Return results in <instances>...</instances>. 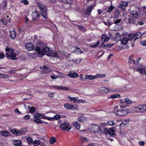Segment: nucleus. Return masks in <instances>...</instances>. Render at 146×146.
<instances>
[{"label": "nucleus", "instance_id": "2eb2a0df", "mask_svg": "<svg viewBox=\"0 0 146 146\" xmlns=\"http://www.w3.org/2000/svg\"><path fill=\"white\" fill-rule=\"evenodd\" d=\"M109 91V90L108 88L104 87H101L99 89L100 92L103 94L108 93Z\"/></svg>", "mask_w": 146, "mask_h": 146}, {"label": "nucleus", "instance_id": "cd10ccee", "mask_svg": "<svg viewBox=\"0 0 146 146\" xmlns=\"http://www.w3.org/2000/svg\"><path fill=\"white\" fill-rule=\"evenodd\" d=\"M16 53H13L10 54V59L12 60H16L17 59V58H16Z\"/></svg>", "mask_w": 146, "mask_h": 146}, {"label": "nucleus", "instance_id": "6e6d98bb", "mask_svg": "<svg viewBox=\"0 0 146 146\" xmlns=\"http://www.w3.org/2000/svg\"><path fill=\"white\" fill-rule=\"evenodd\" d=\"M21 2L22 3H24L25 5H27L29 3V2L27 0H23L21 1Z\"/></svg>", "mask_w": 146, "mask_h": 146}, {"label": "nucleus", "instance_id": "052dcab7", "mask_svg": "<svg viewBox=\"0 0 146 146\" xmlns=\"http://www.w3.org/2000/svg\"><path fill=\"white\" fill-rule=\"evenodd\" d=\"M14 111L15 113H17L18 115H20L21 113V112L19 111L18 109L17 108H16L15 109Z\"/></svg>", "mask_w": 146, "mask_h": 146}, {"label": "nucleus", "instance_id": "c03bdc74", "mask_svg": "<svg viewBox=\"0 0 146 146\" xmlns=\"http://www.w3.org/2000/svg\"><path fill=\"white\" fill-rule=\"evenodd\" d=\"M100 44V42L98 40L96 43H95L94 44H92L91 45V47L92 48H95L96 47Z\"/></svg>", "mask_w": 146, "mask_h": 146}, {"label": "nucleus", "instance_id": "f257e3e1", "mask_svg": "<svg viewBox=\"0 0 146 146\" xmlns=\"http://www.w3.org/2000/svg\"><path fill=\"white\" fill-rule=\"evenodd\" d=\"M37 7L40 10L41 15L45 19L46 23L48 24L51 22V21L48 18V10L46 6L41 3L37 2Z\"/></svg>", "mask_w": 146, "mask_h": 146}, {"label": "nucleus", "instance_id": "4d7b16f0", "mask_svg": "<svg viewBox=\"0 0 146 146\" xmlns=\"http://www.w3.org/2000/svg\"><path fill=\"white\" fill-rule=\"evenodd\" d=\"M55 93H49L48 94V96L50 98L53 97L55 95Z\"/></svg>", "mask_w": 146, "mask_h": 146}, {"label": "nucleus", "instance_id": "f8f14e48", "mask_svg": "<svg viewBox=\"0 0 146 146\" xmlns=\"http://www.w3.org/2000/svg\"><path fill=\"white\" fill-rule=\"evenodd\" d=\"M50 88H54L55 89H57L59 90H69V88L66 87H63L62 86H52Z\"/></svg>", "mask_w": 146, "mask_h": 146}, {"label": "nucleus", "instance_id": "864d4df0", "mask_svg": "<svg viewBox=\"0 0 146 146\" xmlns=\"http://www.w3.org/2000/svg\"><path fill=\"white\" fill-rule=\"evenodd\" d=\"M128 123V122L126 120H125L124 121L122 122L119 124V126L120 127H121L122 126V125H126Z\"/></svg>", "mask_w": 146, "mask_h": 146}, {"label": "nucleus", "instance_id": "e2e57ef3", "mask_svg": "<svg viewBox=\"0 0 146 146\" xmlns=\"http://www.w3.org/2000/svg\"><path fill=\"white\" fill-rule=\"evenodd\" d=\"M23 118L25 120H27L30 119V116L29 115H25L24 117Z\"/></svg>", "mask_w": 146, "mask_h": 146}, {"label": "nucleus", "instance_id": "c9c22d12", "mask_svg": "<svg viewBox=\"0 0 146 146\" xmlns=\"http://www.w3.org/2000/svg\"><path fill=\"white\" fill-rule=\"evenodd\" d=\"M123 100V102H125L127 104H131L132 102L131 100L129 98L125 99V100Z\"/></svg>", "mask_w": 146, "mask_h": 146}, {"label": "nucleus", "instance_id": "5701e85b", "mask_svg": "<svg viewBox=\"0 0 146 146\" xmlns=\"http://www.w3.org/2000/svg\"><path fill=\"white\" fill-rule=\"evenodd\" d=\"M139 106L140 107V112L142 113L146 111V105H139Z\"/></svg>", "mask_w": 146, "mask_h": 146}, {"label": "nucleus", "instance_id": "72a5a7b5", "mask_svg": "<svg viewBox=\"0 0 146 146\" xmlns=\"http://www.w3.org/2000/svg\"><path fill=\"white\" fill-rule=\"evenodd\" d=\"M56 138L54 137H52L50 138L49 142L51 144H53L54 143L56 142Z\"/></svg>", "mask_w": 146, "mask_h": 146}, {"label": "nucleus", "instance_id": "9d476101", "mask_svg": "<svg viewBox=\"0 0 146 146\" xmlns=\"http://www.w3.org/2000/svg\"><path fill=\"white\" fill-rule=\"evenodd\" d=\"M94 6H91L88 7H87L85 12V15H88L89 16L91 15V13L93 9V8Z\"/></svg>", "mask_w": 146, "mask_h": 146}, {"label": "nucleus", "instance_id": "680f3d73", "mask_svg": "<svg viewBox=\"0 0 146 146\" xmlns=\"http://www.w3.org/2000/svg\"><path fill=\"white\" fill-rule=\"evenodd\" d=\"M77 27L78 29L80 31L83 30V27L82 26L79 25H77Z\"/></svg>", "mask_w": 146, "mask_h": 146}, {"label": "nucleus", "instance_id": "c756f323", "mask_svg": "<svg viewBox=\"0 0 146 146\" xmlns=\"http://www.w3.org/2000/svg\"><path fill=\"white\" fill-rule=\"evenodd\" d=\"M95 78V76H93L92 75H87L85 77L86 79L90 80H94Z\"/></svg>", "mask_w": 146, "mask_h": 146}, {"label": "nucleus", "instance_id": "f704fd0d", "mask_svg": "<svg viewBox=\"0 0 146 146\" xmlns=\"http://www.w3.org/2000/svg\"><path fill=\"white\" fill-rule=\"evenodd\" d=\"M120 94H117L111 95L110 96V98L112 99H114L116 98H119L120 97Z\"/></svg>", "mask_w": 146, "mask_h": 146}, {"label": "nucleus", "instance_id": "3c124183", "mask_svg": "<svg viewBox=\"0 0 146 146\" xmlns=\"http://www.w3.org/2000/svg\"><path fill=\"white\" fill-rule=\"evenodd\" d=\"M114 8V7L113 6L111 5L109 7L108 10L107 11V12L109 13H110Z\"/></svg>", "mask_w": 146, "mask_h": 146}, {"label": "nucleus", "instance_id": "13d9d810", "mask_svg": "<svg viewBox=\"0 0 146 146\" xmlns=\"http://www.w3.org/2000/svg\"><path fill=\"white\" fill-rule=\"evenodd\" d=\"M121 21V20L120 19H118L116 20H115L114 24H118Z\"/></svg>", "mask_w": 146, "mask_h": 146}, {"label": "nucleus", "instance_id": "423d86ee", "mask_svg": "<svg viewBox=\"0 0 146 146\" xmlns=\"http://www.w3.org/2000/svg\"><path fill=\"white\" fill-rule=\"evenodd\" d=\"M40 13L38 11H35L32 14V19L34 21H37L40 18Z\"/></svg>", "mask_w": 146, "mask_h": 146}, {"label": "nucleus", "instance_id": "8fccbe9b", "mask_svg": "<svg viewBox=\"0 0 146 146\" xmlns=\"http://www.w3.org/2000/svg\"><path fill=\"white\" fill-rule=\"evenodd\" d=\"M9 76L7 75H5L2 74H0V78H7Z\"/></svg>", "mask_w": 146, "mask_h": 146}, {"label": "nucleus", "instance_id": "ddd939ff", "mask_svg": "<svg viewBox=\"0 0 146 146\" xmlns=\"http://www.w3.org/2000/svg\"><path fill=\"white\" fill-rule=\"evenodd\" d=\"M145 34V32L142 33L140 32H139L136 33L134 37V40L141 37Z\"/></svg>", "mask_w": 146, "mask_h": 146}, {"label": "nucleus", "instance_id": "bf43d9fd", "mask_svg": "<svg viewBox=\"0 0 146 146\" xmlns=\"http://www.w3.org/2000/svg\"><path fill=\"white\" fill-rule=\"evenodd\" d=\"M115 27H119V28L117 29L118 30H121L123 28L121 24L116 25H115Z\"/></svg>", "mask_w": 146, "mask_h": 146}, {"label": "nucleus", "instance_id": "412c9836", "mask_svg": "<svg viewBox=\"0 0 146 146\" xmlns=\"http://www.w3.org/2000/svg\"><path fill=\"white\" fill-rule=\"evenodd\" d=\"M68 76L72 78H76L78 76V74L76 72H70L68 74Z\"/></svg>", "mask_w": 146, "mask_h": 146}, {"label": "nucleus", "instance_id": "b1692460", "mask_svg": "<svg viewBox=\"0 0 146 146\" xmlns=\"http://www.w3.org/2000/svg\"><path fill=\"white\" fill-rule=\"evenodd\" d=\"M131 14L133 16V17L137 19L138 17V14L137 12L135 11H132L131 12Z\"/></svg>", "mask_w": 146, "mask_h": 146}, {"label": "nucleus", "instance_id": "0eeeda50", "mask_svg": "<svg viewBox=\"0 0 146 146\" xmlns=\"http://www.w3.org/2000/svg\"><path fill=\"white\" fill-rule=\"evenodd\" d=\"M46 55L48 56H52L53 57L59 58L58 53L54 50L50 49L48 53L46 54Z\"/></svg>", "mask_w": 146, "mask_h": 146}, {"label": "nucleus", "instance_id": "338daca9", "mask_svg": "<svg viewBox=\"0 0 146 146\" xmlns=\"http://www.w3.org/2000/svg\"><path fill=\"white\" fill-rule=\"evenodd\" d=\"M115 15H116L118 16V17L120 14L119 11L117 9H116L115 11Z\"/></svg>", "mask_w": 146, "mask_h": 146}, {"label": "nucleus", "instance_id": "4468645a", "mask_svg": "<svg viewBox=\"0 0 146 146\" xmlns=\"http://www.w3.org/2000/svg\"><path fill=\"white\" fill-rule=\"evenodd\" d=\"M42 70L43 74H46L50 73L51 72V70L48 67L45 65L43 66Z\"/></svg>", "mask_w": 146, "mask_h": 146}, {"label": "nucleus", "instance_id": "7ed1b4c3", "mask_svg": "<svg viewBox=\"0 0 146 146\" xmlns=\"http://www.w3.org/2000/svg\"><path fill=\"white\" fill-rule=\"evenodd\" d=\"M88 130L91 132L101 134L103 133L101 126L98 124H92L89 125Z\"/></svg>", "mask_w": 146, "mask_h": 146}, {"label": "nucleus", "instance_id": "7c9ffc66", "mask_svg": "<svg viewBox=\"0 0 146 146\" xmlns=\"http://www.w3.org/2000/svg\"><path fill=\"white\" fill-rule=\"evenodd\" d=\"M41 142H42L39 140H35L33 141V144L34 146H38L40 145Z\"/></svg>", "mask_w": 146, "mask_h": 146}, {"label": "nucleus", "instance_id": "a878e982", "mask_svg": "<svg viewBox=\"0 0 146 146\" xmlns=\"http://www.w3.org/2000/svg\"><path fill=\"white\" fill-rule=\"evenodd\" d=\"M1 135L4 137H8L9 136L10 133L6 131H3L1 133Z\"/></svg>", "mask_w": 146, "mask_h": 146}, {"label": "nucleus", "instance_id": "2f4dec72", "mask_svg": "<svg viewBox=\"0 0 146 146\" xmlns=\"http://www.w3.org/2000/svg\"><path fill=\"white\" fill-rule=\"evenodd\" d=\"M86 119V117L84 116L79 117L78 120L80 122H84Z\"/></svg>", "mask_w": 146, "mask_h": 146}, {"label": "nucleus", "instance_id": "473e14b6", "mask_svg": "<svg viewBox=\"0 0 146 146\" xmlns=\"http://www.w3.org/2000/svg\"><path fill=\"white\" fill-rule=\"evenodd\" d=\"M35 50L38 54L42 55V50L39 47L36 46L35 49Z\"/></svg>", "mask_w": 146, "mask_h": 146}, {"label": "nucleus", "instance_id": "09e8293b", "mask_svg": "<svg viewBox=\"0 0 146 146\" xmlns=\"http://www.w3.org/2000/svg\"><path fill=\"white\" fill-rule=\"evenodd\" d=\"M61 116L60 115L56 114L54 115L53 117H54V119H55L56 120H58L60 119L61 118Z\"/></svg>", "mask_w": 146, "mask_h": 146}, {"label": "nucleus", "instance_id": "774afa93", "mask_svg": "<svg viewBox=\"0 0 146 146\" xmlns=\"http://www.w3.org/2000/svg\"><path fill=\"white\" fill-rule=\"evenodd\" d=\"M145 144V143L143 141H140L139 142V145L141 146H144Z\"/></svg>", "mask_w": 146, "mask_h": 146}, {"label": "nucleus", "instance_id": "5fc2aeb1", "mask_svg": "<svg viewBox=\"0 0 146 146\" xmlns=\"http://www.w3.org/2000/svg\"><path fill=\"white\" fill-rule=\"evenodd\" d=\"M140 43L142 45L146 46V40H141L140 42Z\"/></svg>", "mask_w": 146, "mask_h": 146}, {"label": "nucleus", "instance_id": "20e7f679", "mask_svg": "<svg viewBox=\"0 0 146 146\" xmlns=\"http://www.w3.org/2000/svg\"><path fill=\"white\" fill-rule=\"evenodd\" d=\"M127 113L126 110H118L114 111V113L116 115L122 116L125 115Z\"/></svg>", "mask_w": 146, "mask_h": 146}, {"label": "nucleus", "instance_id": "4c0bfd02", "mask_svg": "<svg viewBox=\"0 0 146 146\" xmlns=\"http://www.w3.org/2000/svg\"><path fill=\"white\" fill-rule=\"evenodd\" d=\"M128 40V39L127 38H125L123 39L121 42L122 44H125L127 43Z\"/></svg>", "mask_w": 146, "mask_h": 146}, {"label": "nucleus", "instance_id": "603ef678", "mask_svg": "<svg viewBox=\"0 0 146 146\" xmlns=\"http://www.w3.org/2000/svg\"><path fill=\"white\" fill-rule=\"evenodd\" d=\"M134 37V35L133 34H130L128 36V38L129 40L131 41L133 39Z\"/></svg>", "mask_w": 146, "mask_h": 146}, {"label": "nucleus", "instance_id": "6ab92c4d", "mask_svg": "<svg viewBox=\"0 0 146 146\" xmlns=\"http://www.w3.org/2000/svg\"><path fill=\"white\" fill-rule=\"evenodd\" d=\"M13 144L16 146H21L22 145V141L20 140H15L13 142Z\"/></svg>", "mask_w": 146, "mask_h": 146}, {"label": "nucleus", "instance_id": "a211bd4d", "mask_svg": "<svg viewBox=\"0 0 146 146\" xmlns=\"http://www.w3.org/2000/svg\"><path fill=\"white\" fill-rule=\"evenodd\" d=\"M102 40L104 42L108 41L110 40L109 37L107 36V35H106L102 34Z\"/></svg>", "mask_w": 146, "mask_h": 146}, {"label": "nucleus", "instance_id": "1a4fd4ad", "mask_svg": "<svg viewBox=\"0 0 146 146\" xmlns=\"http://www.w3.org/2000/svg\"><path fill=\"white\" fill-rule=\"evenodd\" d=\"M25 46L26 48L28 50H33L35 49L34 45L31 42H28L27 43Z\"/></svg>", "mask_w": 146, "mask_h": 146}, {"label": "nucleus", "instance_id": "c85d7f7f", "mask_svg": "<svg viewBox=\"0 0 146 146\" xmlns=\"http://www.w3.org/2000/svg\"><path fill=\"white\" fill-rule=\"evenodd\" d=\"M73 125L76 128L79 129L80 127V124L77 121H75L73 123Z\"/></svg>", "mask_w": 146, "mask_h": 146}, {"label": "nucleus", "instance_id": "9b49d317", "mask_svg": "<svg viewBox=\"0 0 146 146\" xmlns=\"http://www.w3.org/2000/svg\"><path fill=\"white\" fill-rule=\"evenodd\" d=\"M50 48L48 46H45L42 49V55L44 56L45 54L48 53L50 50Z\"/></svg>", "mask_w": 146, "mask_h": 146}, {"label": "nucleus", "instance_id": "0e129e2a", "mask_svg": "<svg viewBox=\"0 0 146 146\" xmlns=\"http://www.w3.org/2000/svg\"><path fill=\"white\" fill-rule=\"evenodd\" d=\"M5 56V54L3 53H0V59H2Z\"/></svg>", "mask_w": 146, "mask_h": 146}, {"label": "nucleus", "instance_id": "f3484780", "mask_svg": "<svg viewBox=\"0 0 146 146\" xmlns=\"http://www.w3.org/2000/svg\"><path fill=\"white\" fill-rule=\"evenodd\" d=\"M104 129L105 131H107V133L110 135H114L115 131L113 129H109L107 130V128H104Z\"/></svg>", "mask_w": 146, "mask_h": 146}, {"label": "nucleus", "instance_id": "ea45409f", "mask_svg": "<svg viewBox=\"0 0 146 146\" xmlns=\"http://www.w3.org/2000/svg\"><path fill=\"white\" fill-rule=\"evenodd\" d=\"M139 105L137 107H135L134 108L133 110L137 112H140V109Z\"/></svg>", "mask_w": 146, "mask_h": 146}, {"label": "nucleus", "instance_id": "49530a36", "mask_svg": "<svg viewBox=\"0 0 146 146\" xmlns=\"http://www.w3.org/2000/svg\"><path fill=\"white\" fill-rule=\"evenodd\" d=\"M96 76L98 78H103L106 76V74H97L96 75Z\"/></svg>", "mask_w": 146, "mask_h": 146}, {"label": "nucleus", "instance_id": "a19ab883", "mask_svg": "<svg viewBox=\"0 0 146 146\" xmlns=\"http://www.w3.org/2000/svg\"><path fill=\"white\" fill-rule=\"evenodd\" d=\"M27 140L29 144H33V139L30 137H28L27 138Z\"/></svg>", "mask_w": 146, "mask_h": 146}, {"label": "nucleus", "instance_id": "dca6fc26", "mask_svg": "<svg viewBox=\"0 0 146 146\" xmlns=\"http://www.w3.org/2000/svg\"><path fill=\"white\" fill-rule=\"evenodd\" d=\"M127 20L129 24H132L136 26L138 25V24L136 23L135 19H134L132 17H130Z\"/></svg>", "mask_w": 146, "mask_h": 146}, {"label": "nucleus", "instance_id": "4be33fe9", "mask_svg": "<svg viewBox=\"0 0 146 146\" xmlns=\"http://www.w3.org/2000/svg\"><path fill=\"white\" fill-rule=\"evenodd\" d=\"M11 132L16 135H20L21 134V132L20 131H17L15 129H11Z\"/></svg>", "mask_w": 146, "mask_h": 146}, {"label": "nucleus", "instance_id": "a18cd8bd", "mask_svg": "<svg viewBox=\"0 0 146 146\" xmlns=\"http://www.w3.org/2000/svg\"><path fill=\"white\" fill-rule=\"evenodd\" d=\"M67 98L72 102H76V99L75 98L71 97L70 96H68L67 97Z\"/></svg>", "mask_w": 146, "mask_h": 146}, {"label": "nucleus", "instance_id": "de8ad7c7", "mask_svg": "<svg viewBox=\"0 0 146 146\" xmlns=\"http://www.w3.org/2000/svg\"><path fill=\"white\" fill-rule=\"evenodd\" d=\"M137 71L141 73H143V72H145V68H138L137 69Z\"/></svg>", "mask_w": 146, "mask_h": 146}, {"label": "nucleus", "instance_id": "79ce46f5", "mask_svg": "<svg viewBox=\"0 0 146 146\" xmlns=\"http://www.w3.org/2000/svg\"><path fill=\"white\" fill-rule=\"evenodd\" d=\"M61 1L64 3L71 4L72 3V0H61Z\"/></svg>", "mask_w": 146, "mask_h": 146}, {"label": "nucleus", "instance_id": "6e6552de", "mask_svg": "<svg viewBox=\"0 0 146 146\" xmlns=\"http://www.w3.org/2000/svg\"><path fill=\"white\" fill-rule=\"evenodd\" d=\"M128 2L125 1H122L118 4V6L120 8L124 10L128 5Z\"/></svg>", "mask_w": 146, "mask_h": 146}, {"label": "nucleus", "instance_id": "39448f33", "mask_svg": "<svg viewBox=\"0 0 146 146\" xmlns=\"http://www.w3.org/2000/svg\"><path fill=\"white\" fill-rule=\"evenodd\" d=\"M60 129L63 131H68L71 129V126L66 123H62L60 125Z\"/></svg>", "mask_w": 146, "mask_h": 146}, {"label": "nucleus", "instance_id": "58836bf2", "mask_svg": "<svg viewBox=\"0 0 146 146\" xmlns=\"http://www.w3.org/2000/svg\"><path fill=\"white\" fill-rule=\"evenodd\" d=\"M115 123V121L114 120L109 121L107 123L108 125L112 126L114 125Z\"/></svg>", "mask_w": 146, "mask_h": 146}, {"label": "nucleus", "instance_id": "f03ea898", "mask_svg": "<svg viewBox=\"0 0 146 146\" xmlns=\"http://www.w3.org/2000/svg\"><path fill=\"white\" fill-rule=\"evenodd\" d=\"M37 7L40 10L41 15L45 19L46 23L48 24L51 22V21L48 18V10L46 6L41 3L37 2Z\"/></svg>", "mask_w": 146, "mask_h": 146}, {"label": "nucleus", "instance_id": "37998d69", "mask_svg": "<svg viewBox=\"0 0 146 146\" xmlns=\"http://www.w3.org/2000/svg\"><path fill=\"white\" fill-rule=\"evenodd\" d=\"M29 111L30 113H33L35 111V109L34 107L32 106L29 108Z\"/></svg>", "mask_w": 146, "mask_h": 146}, {"label": "nucleus", "instance_id": "69168bd1", "mask_svg": "<svg viewBox=\"0 0 146 146\" xmlns=\"http://www.w3.org/2000/svg\"><path fill=\"white\" fill-rule=\"evenodd\" d=\"M111 46L112 45L111 44H106L104 45V47L106 48H110L111 47Z\"/></svg>", "mask_w": 146, "mask_h": 146}, {"label": "nucleus", "instance_id": "e433bc0d", "mask_svg": "<svg viewBox=\"0 0 146 146\" xmlns=\"http://www.w3.org/2000/svg\"><path fill=\"white\" fill-rule=\"evenodd\" d=\"M43 117V115L42 114L39 113H35V115H34V117L35 118H42V117Z\"/></svg>", "mask_w": 146, "mask_h": 146}, {"label": "nucleus", "instance_id": "bb28decb", "mask_svg": "<svg viewBox=\"0 0 146 146\" xmlns=\"http://www.w3.org/2000/svg\"><path fill=\"white\" fill-rule=\"evenodd\" d=\"M10 37L12 39H14L15 38L16 36V33L15 31H12L10 32Z\"/></svg>", "mask_w": 146, "mask_h": 146}, {"label": "nucleus", "instance_id": "aec40b11", "mask_svg": "<svg viewBox=\"0 0 146 146\" xmlns=\"http://www.w3.org/2000/svg\"><path fill=\"white\" fill-rule=\"evenodd\" d=\"M64 107L66 110H73V106L72 105H70L68 103L64 104Z\"/></svg>", "mask_w": 146, "mask_h": 146}, {"label": "nucleus", "instance_id": "393cba45", "mask_svg": "<svg viewBox=\"0 0 146 146\" xmlns=\"http://www.w3.org/2000/svg\"><path fill=\"white\" fill-rule=\"evenodd\" d=\"M34 119L33 120L35 122L37 123L41 124L43 123V121L41 120L40 119L37 118H35L33 117Z\"/></svg>", "mask_w": 146, "mask_h": 146}]
</instances>
